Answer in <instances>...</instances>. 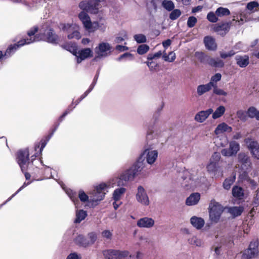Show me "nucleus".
<instances>
[{
	"mask_svg": "<svg viewBox=\"0 0 259 259\" xmlns=\"http://www.w3.org/2000/svg\"><path fill=\"white\" fill-rule=\"evenodd\" d=\"M145 1L147 8L150 14L156 11L159 0H145Z\"/></svg>",
	"mask_w": 259,
	"mask_h": 259,
	"instance_id": "nucleus-34",
	"label": "nucleus"
},
{
	"mask_svg": "<svg viewBox=\"0 0 259 259\" xmlns=\"http://www.w3.org/2000/svg\"><path fill=\"white\" fill-rule=\"evenodd\" d=\"M109 187V186L105 183H100L95 187L94 189L90 193V202H92V207L96 206L99 202L104 198Z\"/></svg>",
	"mask_w": 259,
	"mask_h": 259,
	"instance_id": "nucleus-3",
	"label": "nucleus"
},
{
	"mask_svg": "<svg viewBox=\"0 0 259 259\" xmlns=\"http://www.w3.org/2000/svg\"><path fill=\"white\" fill-rule=\"evenodd\" d=\"M76 230L74 228H70L67 230L64 234L65 238L68 240H72L76 236Z\"/></svg>",
	"mask_w": 259,
	"mask_h": 259,
	"instance_id": "nucleus-47",
	"label": "nucleus"
},
{
	"mask_svg": "<svg viewBox=\"0 0 259 259\" xmlns=\"http://www.w3.org/2000/svg\"><path fill=\"white\" fill-rule=\"evenodd\" d=\"M77 56V63L79 64L82 61L93 56V52L90 48L82 49L78 51Z\"/></svg>",
	"mask_w": 259,
	"mask_h": 259,
	"instance_id": "nucleus-19",
	"label": "nucleus"
},
{
	"mask_svg": "<svg viewBox=\"0 0 259 259\" xmlns=\"http://www.w3.org/2000/svg\"><path fill=\"white\" fill-rule=\"evenodd\" d=\"M38 40L37 36L32 38H26L20 40L17 43L10 45L6 50L4 55L6 58L12 56L15 52L21 47L25 45H30Z\"/></svg>",
	"mask_w": 259,
	"mask_h": 259,
	"instance_id": "nucleus-5",
	"label": "nucleus"
},
{
	"mask_svg": "<svg viewBox=\"0 0 259 259\" xmlns=\"http://www.w3.org/2000/svg\"><path fill=\"white\" fill-rule=\"evenodd\" d=\"M218 17L217 16L215 13L212 12H210L207 14V19L211 22L215 23L218 21Z\"/></svg>",
	"mask_w": 259,
	"mask_h": 259,
	"instance_id": "nucleus-57",
	"label": "nucleus"
},
{
	"mask_svg": "<svg viewBox=\"0 0 259 259\" xmlns=\"http://www.w3.org/2000/svg\"><path fill=\"white\" fill-rule=\"evenodd\" d=\"M211 82H208L205 84H201L197 88V93L199 96H201L204 93L209 91L212 89Z\"/></svg>",
	"mask_w": 259,
	"mask_h": 259,
	"instance_id": "nucleus-32",
	"label": "nucleus"
},
{
	"mask_svg": "<svg viewBox=\"0 0 259 259\" xmlns=\"http://www.w3.org/2000/svg\"><path fill=\"white\" fill-rule=\"evenodd\" d=\"M134 38L138 44L144 43L147 41L146 36L142 34H135Z\"/></svg>",
	"mask_w": 259,
	"mask_h": 259,
	"instance_id": "nucleus-52",
	"label": "nucleus"
},
{
	"mask_svg": "<svg viewBox=\"0 0 259 259\" xmlns=\"http://www.w3.org/2000/svg\"><path fill=\"white\" fill-rule=\"evenodd\" d=\"M120 174L122 175V178L124 179V181H125L128 182L133 181L135 178L131 166L126 169L122 171Z\"/></svg>",
	"mask_w": 259,
	"mask_h": 259,
	"instance_id": "nucleus-28",
	"label": "nucleus"
},
{
	"mask_svg": "<svg viewBox=\"0 0 259 259\" xmlns=\"http://www.w3.org/2000/svg\"><path fill=\"white\" fill-rule=\"evenodd\" d=\"M154 221L150 218L144 217L139 219L137 223V226L140 228H150L153 226Z\"/></svg>",
	"mask_w": 259,
	"mask_h": 259,
	"instance_id": "nucleus-22",
	"label": "nucleus"
},
{
	"mask_svg": "<svg viewBox=\"0 0 259 259\" xmlns=\"http://www.w3.org/2000/svg\"><path fill=\"white\" fill-rule=\"evenodd\" d=\"M87 215V212L83 209L77 210L76 212V218L74 221V223H80L85 219Z\"/></svg>",
	"mask_w": 259,
	"mask_h": 259,
	"instance_id": "nucleus-35",
	"label": "nucleus"
},
{
	"mask_svg": "<svg viewBox=\"0 0 259 259\" xmlns=\"http://www.w3.org/2000/svg\"><path fill=\"white\" fill-rule=\"evenodd\" d=\"M221 74L219 73H217L211 77V80L209 82H211L212 87L215 86V85H217L215 84V83L220 81L221 79Z\"/></svg>",
	"mask_w": 259,
	"mask_h": 259,
	"instance_id": "nucleus-60",
	"label": "nucleus"
},
{
	"mask_svg": "<svg viewBox=\"0 0 259 259\" xmlns=\"http://www.w3.org/2000/svg\"><path fill=\"white\" fill-rule=\"evenodd\" d=\"M77 198L83 203L88 202V205L92 207V202H90V196L89 197L83 190H79Z\"/></svg>",
	"mask_w": 259,
	"mask_h": 259,
	"instance_id": "nucleus-36",
	"label": "nucleus"
},
{
	"mask_svg": "<svg viewBox=\"0 0 259 259\" xmlns=\"http://www.w3.org/2000/svg\"><path fill=\"white\" fill-rule=\"evenodd\" d=\"M126 189L124 187H118L116 188L113 192L112 198L115 201H118L124 195Z\"/></svg>",
	"mask_w": 259,
	"mask_h": 259,
	"instance_id": "nucleus-26",
	"label": "nucleus"
},
{
	"mask_svg": "<svg viewBox=\"0 0 259 259\" xmlns=\"http://www.w3.org/2000/svg\"><path fill=\"white\" fill-rule=\"evenodd\" d=\"M149 47L147 45H141L137 48V53L139 55H143L149 51Z\"/></svg>",
	"mask_w": 259,
	"mask_h": 259,
	"instance_id": "nucleus-49",
	"label": "nucleus"
},
{
	"mask_svg": "<svg viewBox=\"0 0 259 259\" xmlns=\"http://www.w3.org/2000/svg\"><path fill=\"white\" fill-rule=\"evenodd\" d=\"M79 8L82 10V11H85L86 12H88V9H89V1H81L79 4Z\"/></svg>",
	"mask_w": 259,
	"mask_h": 259,
	"instance_id": "nucleus-64",
	"label": "nucleus"
},
{
	"mask_svg": "<svg viewBox=\"0 0 259 259\" xmlns=\"http://www.w3.org/2000/svg\"><path fill=\"white\" fill-rule=\"evenodd\" d=\"M204 43L207 50L213 51L217 49L215 39L211 36H206L204 38Z\"/></svg>",
	"mask_w": 259,
	"mask_h": 259,
	"instance_id": "nucleus-25",
	"label": "nucleus"
},
{
	"mask_svg": "<svg viewBox=\"0 0 259 259\" xmlns=\"http://www.w3.org/2000/svg\"><path fill=\"white\" fill-rule=\"evenodd\" d=\"M152 149L151 145L149 147L146 148L144 151L140 154L143 155V157H145L148 164L152 165L153 164L158 157V151L157 150H150Z\"/></svg>",
	"mask_w": 259,
	"mask_h": 259,
	"instance_id": "nucleus-12",
	"label": "nucleus"
},
{
	"mask_svg": "<svg viewBox=\"0 0 259 259\" xmlns=\"http://www.w3.org/2000/svg\"><path fill=\"white\" fill-rule=\"evenodd\" d=\"M88 236L90 239L89 240V246H91L95 243L97 239V235L96 233L92 232L89 233Z\"/></svg>",
	"mask_w": 259,
	"mask_h": 259,
	"instance_id": "nucleus-55",
	"label": "nucleus"
},
{
	"mask_svg": "<svg viewBox=\"0 0 259 259\" xmlns=\"http://www.w3.org/2000/svg\"><path fill=\"white\" fill-rule=\"evenodd\" d=\"M136 199L139 203L144 205H148L149 204L148 196L145 189L142 186H139L137 188Z\"/></svg>",
	"mask_w": 259,
	"mask_h": 259,
	"instance_id": "nucleus-15",
	"label": "nucleus"
},
{
	"mask_svg": "<svg viewBox=\"0 0 259 259\" xmlns=\"http://www.w3.org/2000/svg\"><path fill=\"white\" fill-rule=\"evenodd\" d=\"M246 114L248 117L259 120V111L255 107H249L246 111Z\"/></svg>",
	"mask_w": 259,
	"mask_h": 259,
	"instance_id": "nucleus-33",
	"label": "nucleus"
},
{
	"mask_svg": "<svg viewBox=\"0 0 259 259\" xmlns=\"http://www.w3.org/2000/svg\"><path fill=\"white\" fill-rule=\"evenodd\" d=\"M188 242L190 244L196 245V246H200L202 244L201 240L196 236H192L189 238Z\"/></svg>",
	"mask_w": 259,
	"mask_h": 259,
	"instance_id": "nucleus-51",
	"label": "nucleus"
},
{
	"mask_svg": "<svg viewBox=\"0 0 259 259\" xmlns=\"http://www.w3.org/2000/svg\"><path fill=\"white\" fill-rule=\"evenodd\" d=\"M41 37L40 39L49 44L56 45L60 41V37L48 22L44 23L39 29Z\"/></svg>",
	"mask_w": 259,
	"mask_h": 259,
	"instance_id": "nucleus-2",
	"label": "nucleus"
},
{
	"mask_svg": "<svg viewBox=\"0 0 259 259\" xmlns=\"http://www.w3.org/2000/svg\"><path fill=\"white\" fill-rule=\"evenodd\" d=\"M90 93L88 90L82 94L78 99L75 101H72V104H74L75 106L77 105L84 98H85L88 94Z\"/></svg>",
	"mask_w": 259,
	"mask_h": 259,
	"instance_id": "nucleus-63",
	"label": "nucleus"
},
{
	"mask_svg": "<svg viewBox=\"0 0 259 259\" xmlns=\"http://www.w3.org/2000/svg\"><path fill=\"white\" fill-rule=\"evenodd\" d=\"M236 115L238 118L241 121H245L247 120V115L246 114V111L245 112L242 110H239L237 111Z\"/></svg>",
	"mask_w": 259,
	"mask_h": 259,
	"instance_id": "nucleus-56",
	"label": "nucleus"
},
{
	"mask_svg": "<svg viewBox=\"0 0 259 259\" xmlns=\"http://www.w3.org/2000/svg\"><path fill=\"white\" fill-rule=\"evenodd\" d=\"M244 142L250 150L252 156L259 159V144L251 138H247L244 140Z\"/></svg>",
	"mask_w": 259,
	"mask_h": 259,
	"instance_id": "nucleus-11",
	"label": "nucleus"
},
{
	"mask_svg": "<svg viewBox=\"0 0 259 259\" xmlns=\"http://www.w3.org/2000/svg\"><path fill=\"white\" fill-rule=\"evenodd\" d=\"M78 18L79 20L82 22L84 27L89 30L92 28V24L91 21L90 17L87 12L84 11H81L78 15Z\"/></svg>",
	"mask_w": 259,
	"mask_h": 259,
	"instance_id": "nucleus-20",
	"label": "nucleus"
},
{
	"mask_svg": "<svg viewBox=\"0 0 259 259\" xmlns=\"http://www.w3.org/2000/svg\"><path fill=\"white\" fill-rule=\"evenodd\" d=\"M232 131V128L228 125L226 123L223 122L219 124L214 130V133L216 135H219L225 132H231Z\"/></svg>",
	"mask_w": 259,
	"mask_h": 259,
	"instance_id": "nucleus-30",
	"label": "nucleus"
},
{
	"mask_svg": "<svg viewBox=\"0 0 259 259\" xmlns=\"http://www.w3.org/2000/svg\"><path fill=\"white\" fill-rule=\"evenodd\" d=\"M190 222L192 226L197 229H201L204 225V221L203 219L195 216L191 218Z\"/></svg>",
	"mask_w": 259,
	"mask_h": 259,
	"instance_id": "nucleus-27",
	"label": "nucleus"
},
{
	"mask_svg": "<svg viewBox=\"0 0 259 259\" xmlns=\"http://www.w3.org/2000/svg\"><path fill=\"white\" fill-rule=\"evenodd\" d=\"M144 160L145 157H143V155H140L136 161L131 166L135 177L140 174L145 167Z\"/></svg>",
	"mask_w": 259,
	"mask_h": 259,
	"instance_id": "nucleus-16",
	"label": "nucleus"
},
{
	"mask_svg": "<svg viewBox=\"0 0 259 259\" xmlns=\"http://www.w3.org/2000/svg\"><path fill=\"white\" fill-rule=\"evenodd\" d=\"M197 22L196 18L194 16H190L187 21V26L189 28L193 27Z\"/></svg>",
	"mask_w": 259,
	"mask_h": 259,
	"instance_id": "nucleus-61",
	"label": "nucleus"
},
{
	"mask_svg": "<svg viewBox=\"0 0 259 259\" xmlns=\"http://www.w3.org/2000/svg\"><path fill=\"white\" fill-rule=\"evenodd\" d=\"M16 160L22 172L30 169V162L28 149L19 150L17 153Z\"/></svg>",
	"mask_w": 259,
	"mask_h": 259,
	"instance_id": "nucleus-6",
	"label": "nucleus"
},
{
	"mask_svg": "<svg viewBox=\"0 0 259 259\" xmlns=\"http://www.w3.org/2000/svg\"><path fill=\"white\" fill-rule=\"evenodd\" d=\"M185 174L188 175L189 174V179L186 177H182L185 181L182 183L183 186L187 190H194L196 187L200 186L201 183L205 181L203 177L200 176L197 169H193L191 171L187 170L185 171Z\"/></svg>",
	"mask_w": 259,
	"mask_h": 259,
	"instance_id": "nucleus-1",
	"label": "nucleus"
},
{
	"mask_svg": "<svg viewBox=\"0 0 259 259\" xmlns=\"http://www.w3.org/2000/svg\"><path fill=\"white\" fill-rule=\"evenodd\" d=\"M181 15V12L179 9L172 10L169 14V18L171 20H176Z\"/></svg>",
	"mask_w": 259,
	"mask_h": 259,
	"instance_id": "nucleus-53",
	"label": "nucleus"
},
{
	"mask_svg": "<svg viewBox=\"0 0 259 259\" xmlns=\"http://www.w3.org/2000/svg\"><path fill=\"white\" fill-rule=\"evenodd\" d=\"M215 14L218 17H223L229 15L230 12L227 8L219 7L217 9Z\"/></svg>",
	"mask_w": 259,
	"mask_h": 259,
	"instance_id": "nucleus-41",
	"label": "nucleus"
},
{
	"mask_svg": "<svg viewBox=\"0 0 259 259\" xmlns=\"http://www.w3.org/2000/svg\"><path fill=\"white\" fill-rule=\"evenodd\" d=\"M213 88V92L214 94L218 95H222L224 96H226L227 95V92H225L224 90L219 89L217 87V85H215V86L212 87Z\"/></svg>",
	"mask_w": 259,
	"mask_h": 259,
	"instance_id": "nucleus-62",
	"label": "nucleus"
},
{
	"mask_svg": "<svg viewBox=\"0 0 259 259\" xmlns=\"http://www.w3.org/2000/svg\"><path fill=\"white\" fill-rule=\"evenodd\" d=\"M38 27L37 26H35L32 27L30 30H29L27 32L28 36L29 37V38H33L34 37L37 36L38 39V40L37 41L40 40L41 39H40V38H39V37L41 36V34L40 33L39 34L35 35V33L37 32V31H38Z\"/></svg>",
	"mask_w": 259,
	"mask_h": 259,
	"instance_id": "nucleus-40",
	"label": "nucleus"
},
{
	"mask_svg": "<svg viewBox=\"0 0 259 259\" xmlns=\"http://www.w3.org/2000/svg\"><path fill=\"white\" fill-rule=\"evenodd\" d=\"M213 111V109L211 108H209L206 110L199 111L195 115V119L197 122L202 123L212 113Z\"/></svg>",
	"mask_w": 259,
	"mask_h": 259,
	"instance_id": "nucleus-21",
	"label": "nucleus"
},
{
	"mask_svg": "<svg viewBox=\"0 0 259 259\" xmlns=\"http://www.w3.org/2000/svg\"><path fill=\"white\" fill-rule=\"evenodd\" d=\"M243 211V208L241 206H233L229 208V212L234 217L239 216Z\"/></svg>",
	"mask_w": 259,
	"mask_h": 259,
	"instance_id": "nucleus-37",
	"label": "nucleus"
},
{
	"mask_svg": "<svg viewBox=\"0 0 259 259\" xmlns=\"http://www.w3.org/2000/svg\"><path fill=\"white\" fill-rule=\"evenodd\" d=\"M46 3V0H32V10L40 8L41 7H42L43 5Z\"/></svg>",
	"mask_w": 259,
	"mask_h": 259,
	"instance_id": "nucleus-44",
	"label": "nucleus"
},
{
	"mask_svg": "<svg viewBox=\"0 0 259 259\" xmlns=\"http://www.w3.org/2000/svg\"><path fill=\"white\" fill-rule=\"evenodd\" d=\"M145 63L148 66L150 71L156 70L158 67V64L153 61H146Z\"/></svg>",
	"mask_w": 259,
	"mask_h": 259,
	"instance_id": "nucleus-58",
	"label": "nucleus"
},
{
	"mask_svg": "<svg viewBox=\"0 0 259 259\" xmlns=\"http://www.w3.org/2000/svg\"><path fill=\"white\" fill-rule=\"evenodd\" d=\"M218 162L210 160L209 163L207 165V169L209 173H214L217 169Z\"/></svg>",
	"mask_w": 259,
	"mask_h": 259,
	"instance_id": "nucleus-46",
	"label": "nucleus"
},
{
	"mask_svg": "<svg viewBox=\"0 0 259 259\" xmlns=\"http://www.w3.org/2000/svg\"><path fill=\"white\" fill-rule=\"evenodd\" d=\"M233 196L239 199H241L244 195V191L243 189L238 186H234L232 190Z\"/></svg>",
	"mask_w": 259,
	"mask_h": 259,
	"instance_id": "nucleus-31",
	"label": "nucleus"
},
{
	"mask_svg": "<svg viewBox=\"0 0 259 259\" xmlns=\"http://www.w3.org/2000/svg\"><path fill=\"white\" fill-rule=\"evenodd\" d=\"M73 242L75 245L81 247L87 248L89 246V239L83 235L77 233L73 238Z\"/></svg>",
	"mask_w": 259,
	"mask_h": 259,
	"instance_id": "nucleus-17",
	"label": "nucleus"
},
{
	"mask_svg": "<svg viewBox=\"0 0 259 259\" xmlns=\"http://www.w3.org/2000/svg\"><path fill=\"white\" fill-rule=\"evenodd\" d=\"M259 7V4L256 1H252L247 4L246 8L247 10L250 11H256V10L253 11L254 8Z\"/></svg>",
	"mask_w": 259,
	"mask_h": 259,
	"instance_id": "nucleus-54",
	"label": "nucleus"
},
{
	"mask_svg": "<svg viewBox=\"0 0 259 259\" xmlns=\"http://www.w3.org/2000/svg\"><path fill=\"white\" fill-rule=\"evenodd\" d=\"M258 242L257 240L251 241L248 249L245 250L241 259H251L254 257L258 253Z\"/></svg>",
	"mask_w": 259,
	"mask_h": 259,
	"instance_id": "nucleus-10",
	"label": "nucleus"
},
{
	"mask_svg": "<svg viewBox=\"0 0 259 259\" xmlns=\"http://www.w3.org/2000/svg\"><path fill=\"white\" fill-rule=\"evenodd\" d=\"M231 25V22H226L222 23H218L215 25L213 29L220 35H225L230 30Z\"/></svg>",
	"mask_w": 259,
	"mask_h": 259,
	"instance_id": "nucleus-18",
	"label": "nucleus"
},
{
	"mask_svg": "<svg viewBox=\"0 0 259 259\" xmlns=\"http://www.w3.org/2000/svg\"><path fill=\"white\" fill-rule=\"evenodd\" d=\"M74 25L73 24H60V28L64 31L68 33L71 32L74 29Z\"/></svg>",
	"mask_w": 259,
	"mask_h": 259,
	"instance_id": "nucleus-48",
	"label": "nucleus"
},
{
	"mask_svg": "<svg viewBox=\"0 0 259 259\" xmlns=\"http://www.w3.org/2000/svg\"><path fill=\"white\" fill-rule=\"evenodd\" d=\"M226 110L225 107L221 105L219 106L215 111L213 113L212 112V117L214 119H216L218 118H220L225 113Z\"/></svg>",
	"mask_w": 259,
	"mask_h": 259,
	"instance_id": "nucleus-38",
	"label": "nucleus"
},
{
	"mask_svg": "<svg viewBox=\"0 0 259 259\" xmlns=\"http://www.w3.org/2000/svg\"><path fill=\"white\" fill-rule=\"evenodd\" d=\"M111 46L108 42H102L95 49L96 56L93 59V61H98L99 59L105 58L108 56V53L110 52Z\"/></svg>",
	"mask_w": 259,
	"mask_h": 259,
	"instance_id": "nucleus-8",
	"label": "nucleus"
},
{
	"mask_svg": "<svg viewBox=\"0 0 259 259\" xmlns=\"http://www.w3.org/2000/svg\"><path fill=\"white\" fill-rule=\"evenodd\" d=\"M235 180V176L226 179L223 183L224 188L227 190H229Z\"/></svg>",
	"mask_w": 259,
	"mask_h": 259,
	"instance_id": "nucleus-43",
	"label": "nucleus"
},
{
	"mask_svg": "<svg viewBox=\"0 0 259 259\" xmlns=\"http://www.w3.org/2000/svg\"><path fill=\"white\" fill-rule=\"evenodd\" d=\"M169 56H171V58H169V56L167 55L165 53L162 56V58L165 61L168 62H172L176 59L175 53H174L173 52H170L169 53Z\"/></svg>",
	"mask_w": 259,
	"mask_h": 259,
	"instance_id": "nucleus-59",
	"label": "nucleus"
},
{
	"mask_svg": "<svg viewBox=\"0 0 259 259\" xmlns=\"http://www.w3.org/2000/svg\"><path fill=\"white\" fill-rule=\"evenodd\" d=\"M66 193L71 200V201L74 203L75 205H76L79 203V200L77 198V193L72 190L71 189H68L66 191Z\"/></svg>",
	"mask_w": 259,
	"mask_h": 259,
	"instance_id": "nucleus-39",
	"label": "nucleus"
},
{
	"mask_svg": "<svg viewBox=\"0 0 259 259\" xmlns=\"http://www.w3.org/2000/svg\"><path fill=\"white\" fill-rule=\"evenodd\" d=\"M209 218L212 222L217 223L223 211V206L219 203L211 201L209 206Z\"/></svg>",
	"mask_w": 259,
	"mask_h": 259,
	"instance_id": "nucleus-7",
	"label": "nucleus"
},
{
	"mask_svg": "<svg viewBox=\"0 0 259 259\" xmlns=\"http://www.w3.org/2000/svg\"><path fill=\"white\" fill-rule=\"evenodd\" d=\"M81 37V35L80 33L77 31L72 29V31L69 33L67 35V38L69 39H71L73 38H75L76 39H79Z\"/></svg>",
	"mask_w": 259,
	"mask_h": 259,
	"instance_id": "nucleus-50",
	"label": "nucleus"
},
{
	"mask_svg": "<svg viewBox=\"0 0 259 259\" xmlns=\"http://www.w3.org/2000/svg\"><path fill=\"white\" fill-rule=\"evenodd\" d=\"M105 259H125L129 255L127 251L107 249L103 251Z\"/></svg>",
	"mask_w": 259,
	"mask_h": 259,
	"instance_id": "nucleus-9",
	"label": "nucleus"
},
{
	"mask_svg": "<svg viewBox=\"0 0 259 259\" xmlns=\"http://www.w3.org/2000/svg\"><path fill=\"white\" fill-rule=\"evenodd\" d=\"M240 149L239 143L236 141H231L229 144V148L223 149L222 154L225 156H232L235 155Z\"/></svg>",
	"mask_w": 259,
	"mask_h": 259,
	"instance_id": "nucleus-14",
	"label": "nucleus"
},
{
	"mask_svg": "<svg viewBox=\"0 0 259 259\" xmlns=\"http://www.w3.org/2000/svg\"><path fill=\"white\" fill-rule=\"evenodd\" d=\"M200 199V195L199 193H192L186 200V204L188 206H192L197 204Z\"/></svg>",
	"mask_w": 259,
	"mask_h": 259,
	"instance_id": "nucleus-24",
	"label": "nucleus"
},
{
	"mask_svg": "<svg viewBox=\"0 0 259 259\" xmlns=\"http://www.w3.org/2000/svg\"><path fill=\"white\" fill-rule=\"evenodd\" d=\"M195 56L200 63L204 65H208L214 68H222L224 66L223 60L219 58H212L203 52H196Z\"/></svg>",
	"mask_w": 259,
	"mask_h": 259,
	"instance_id": "nucleus-4",
	"label": "nucleus"
},
{
	"mask_svg": "<svg viewBox=\"0 0 259 259\" xmlns=\"http://www.w3.org/2000/svg\"><path fill=\"white\" fill-rule=\"evenodd\" d=\"M235 60L238 66L241 68L246 67L249 63V58L248 55H236Z\"/></svg>",
	"mask_w": 259,
	"mask_h": 259,
	"instance_id": "nucleus-23",
	"label": "nucleus"
},
{
	"mask_svg": "<svg viewBox=\"0 0 259 259\" xmlns=\"http://www.w3.org/2000/svg\"><path fill=\"white\" fill-rule=\"evenodd\" d=\"M162 6L168 11H172L175 8L174 3L171 1L168 0L163 1L162 2Z\"/></svg>",
	"mask_w": 259,
	"mask_h": 259,
	"instance_id": "nucleus-45",
	"label": "nucleus"
},
{
	"mask_svg": "<svg viewBox=\"0 0 259 259\" xmlns=\"http://www.w3.org/2000/svg\"><path fill=\"white\" fill-rule=\"evenodd\" d=\"M238 159L243 172L247 173L251 167V162L249 157L244 153H240L238 155Z\"/></svg>",
	"mask_w": 259,
	"mask_h": 259,
	"instance_id": "nucleus-13",
	"label": "nucleus"
},
{
	"mask_svg": "<svg viewBox=\"0 0 259 259\" xmlns=\"http://www.w3.org/2000/svg\"><path fill=\"white\" fill-rule=\"evenodd\" d=\"M114 181V184L118 187H124L127 182V181H124V179L122 178L121 174L117 177H116Z\"/></svg>",
	"mask_w": 259,
	"mask_h": 259,
	"instance_id": "nucleus-42",
	"label": "nucleus"
},
{
	"mask_svg": "<svg viewBox=\"0 0 259 259\" xmlns=\"http://www.w3.org/2000/svg\"><path fill=\"white\" fill-rule=\"evenodd\" d=\"M120 174L122 175V178L124 179V181H125L128 182L133 181L135 178L131 166L126 169L122 171Z\"/></svg>",
	"mask_w": 259,
	"mask_h": 259,
	"instance_id": "nucleus-29",
	"label": "nucleus"
}]
</instances>
